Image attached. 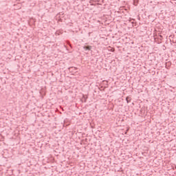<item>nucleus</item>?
<instances>
[{"label":"nucleus","mask_w":176,"mask_h":176,"mask_svg":"<svg viewBox=\"0 0 176 176\" xmlns=\"http://www.w3.org/2000/svg\"><path fill=\"white\" fill-rule=\"evenodd\" d=\"M165 65H166V68H167V69H168V68H170L171 67V62L166 63Z\"/></svg>","instance_id":"obj_4"},{"label":"nucleus","mask_w":176,"mask_h":176,"mask_svg":"<svg viewBox=\"0 0 176 176\" xmlns=\"http://www.w3.org/2000/svg\"><path fill=\"white\" fill-rule=\"evenodd\" d=\"M160 38H163V36H162V35H160Z\"/></svg>","instance_id":"obj_10"},{"label":"nucleus","mask_w":176,"mask_h":176,"mask_svg":"<svg viewBox=\"0 0 176 176\" xmlns=\"http://www.w3.org/2000/svg\"><path fill=\"white\" fill-rule=\"evenodd\" d=\"M111 52H115V49L112 48Z\"/></svg>","instance_id":"obj_9"},{"label":"nucleus","mask_w":176,"mask_h":176,"mask_svg":"<svg viewBox=\"0 0 176 176\" xmlns=\"http://www.w3.org/2000/svg\"><path fill=\"white\" fill-rule=\"evenodd\" d=\"M68 71L69 72H75V71H78V67H69L68 68Z\"/></svg>","instance_id":"obj_1"},{"label":"nucleus","mask_w":176,"mask_h":176,"mask_svg":"<svg viewBox=\"0 0 176 176\" xmlns=\"http://www.w3.org/2000/svg\"><path fill=\"white\" fill-rule=\"evenodd\" d=\"M139 2H140V0H133L134 6H138Z\"/></svg>","instance_id":"obj_6"},{"label":"nucleus","mask_w":176,"mask_h":176,"mask_svg":"<svg viewBox=\"0 0 176 176\" xmlns=\"http://www.w3.org/2000/svg\"><path fill=\"white\" fill-rule=\"evenodd\" d=\"M126 101L127 104H129V102H131V97L127 96L126 98Z\"/></svg>","instance_id":"obj_5"},{"label":"nucleus","mask_w":176,"mask_h":176,"mask_svg":"<svg viewBox=\"0 0 176 176\" xmlns=\"http://www.w3.org/2000/svg\"><path fill=\"white\" fill-rule=\"evenodd\" d=\"M138 20H141V17H140V16H138Z\"/></svg>","instance_id":"obj_8"},{"label":"nucleus","mask_w":176,"mask_h":176,"mask_svg":"<svg viewBox=\"0 0 176 176\" xmlns=\"http://www.w3.org/2000/svg\"><path fill=\"white\" fill-rule=\"evenodd\" d=\"M83 49H85V50H91V46H90V45H85L83 47Z\"/></svg>","instance_id":"obj_3"},{"label":"nucleus","mask_w":176,"mask_h":176,"mask_svg":"<svg viewBox=\"0 0 176 176\" xmlns=\"http://www.w3.org/2000/svg\"><path fill=\"white\" fill-rule=\"evenodd\" d=\"M90 34H91V33L89 32V35H90Z\"/></svg>","instance_id":"obj_11"},{"label":"nucleus","mask_w":176,"mask_h":176,"mask_svg":"<svg viewBox=\"0 0 176 176\" xmlns=\"http://www.w3.org/2000/svg\"><path fill=\"white\" fill-rule=\"evenodd\" d=\"M59 15H60V16H63V15H64V13L60 12V13H59Z\"/></svg>","instance_id":"obj_7"},{"label":"nucleus","mask_w":176,"mask_h":176,"mask_svg":"<svg viewBox=\"0 0 176 176\" xmlns=\"http://www.w3.org/2000/svg\"><path fill=\"white\" fill-rule=\"evenodd\" d=\"M88 97L86 95H82V98H81L82 102H86L87 101Z\"/></svg>","instance_id":"obj_2"}]
</instances>
